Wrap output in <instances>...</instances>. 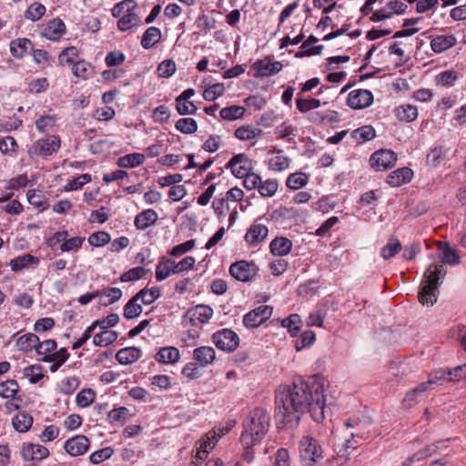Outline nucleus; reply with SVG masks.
Wrapping results in <instances>:
<instances>
[{
  "instance_id": "f257e3e1",
  "label": "nucleus",
  "mask_w": 466,
  "mask_h": 466,
  "mask_svg": "<svg viewBox=\"0 0 466 466\" xmlns=\"http://www.w3.org/2000/svg\"><path fill=\"white\" fill-rule=\"evenodd\" d=\"M324 388V379L319 375L308 380L298 378L291 386L279 387L275 395L276 419L286 424L298 421L299 414L309 411L315 421L323 420L327 409Z\"/></svg>"
},
{
  "instance_id": "f03ea898",
  "label": "nucleus",
  "mask_w": 466,
  "mask_h": 466,
  "mask_svg": "<svg viewBox=\"0 0 466 466\" xmlns=\"http://www.w3.org/2000/svg\"><path fill=\"white\" fill-rule=\"evenodd\" d=\"M438 246L441 261L439 264H431L423 275L419 291V300L422 305L432 306L437 301L441 279L447 273L445 264L455 266L461 262L457 251L447 242H439Z\"/></svg>"
},
{
  "instance_id": "7ed1b4c3",
  "label": "nucleus",
  "mask_w": 466,
  "mask_h": 466,
  "mask_svg": "<svg viewBox=\"0 0 466 466\" xmlns=\"http://www.w3.org/2000/svg\"><path fill=\"white\" fill-rule=\"evenodd\" d=\"M269 421L270 417L264 409L257 408L253 410L241 434V444L248 446L259 443L268 432Z\"/></svg>"
},
{
  "instance_id": "20e7f679",
  "label": "nucleus",
  "mask_w": 466,
  "mask_h": 466,
  "mask_svg": "<svg viewBox=\"0 0 466 466\" xmlns=\"http://www.w3.org/2000/svg\"><path fill=\"white\" fill-rule=\"evenodd\" d=\"M301 466H313L322 457V448L311 436H304L299 443Z\"/></svg>"
},
{
  "instance_id": "39448f33",
  "label": "nucleus",
  "mask_w": 466,
  "mask_h": 466,
  "mask_svg": "<svg viewBox=\"0 0 466 466\" xmlns=\"http://www.w3.org/2000/svg\"><path fill=\"white\" fill-rule=\"evenodd\" d=\"M214 344L224 351H234L239 344L238 335L229 329H223L215 332L212 336Z\"/></svg>"
},
{
  "instance_id": "423d86ee",
  "label": "nucleus",
  "mask_w": 466,
  "mask_h": 466,
  "mask_svg": "<svg viewBox=\"0 0 466 466\" xmlns=\"http://www.w3.org/2000/svg\"><path fill=\"white\" fill-rule=\"evenodd\" d=\"M397 160V155L390 149H381L374 152L370 158V165L378 171L392 167Z\"/></svg>"
},
{
  "instance_id": "0eeeda50",
  "label": "nucleus",
  "mask_w": 466,
  "mask_h": 466,
  "mask_svg": "<svg viewBox=\"0 0 466 466\" xmlns=\"http://www.w3.org/2000/svg\"><path fill=\"white\" fill-rule=\"evenodd\" d=\"M212 316L213 309L210 306L199 304L187 309L184 319H187L192 326H198L208 323Z\"/></svg>"
},
{
  "instance_id": "6e6552de",
  "label": "nucleus",
  "mask_w": 466,
  "mask_h": 466,
  "mask_svg": "<svg viewBox=\"0 0 466 466\" xmlns=\"http://www.w3.org/2000/svg\"><path fill=\"white\" fill-rule=\"evenodd\" d=\"M272 311L271 307L261 305L244 316L243 324L248 329L257 328L271 317Z\"/></svg>"
},
{
  "instance_id": "1a4fd4ad",
  "label": "nucleus",
  "mask_w": 466,
  "mask_h": 466,
  "mask_svg": "<svg viewBox=\"0 0 466 466\" xmlns=\"http://www.w3.org/2000/svg\"><path fill=\"white\" fill-rule=\"evenodd\" d=\"M258 268L254 263L246 260L234 262L229 267L230 275L237 280L248 282L257 273Z\"/></svg>"
},
{
  "instance_id": "9d476101",
  "label": "nucleus",
  "mask_w": 466,
  "mask_h": 466,
  "mask_svg": "<svg viewBox=\"0 0 466 466\" xmlns=\"http://www.w3.org/2000/svg\"><path fill=\"white\" fill-rule=\"evenodd\" d=\"M232 174L238 178H243L252 168L251 160L244 154L235 155L226 165Z\"/></svg>"
},
{
  "instance_id": "9b49d317",
  "label": "nucleus",
  "mask_w": 466,
  "mask_h": 466,
  "mask_svg": "<svg viewBox=\"0 0 466 466\" xmlns=\"http://www.w3.org/2000/svg\"><path fill=\"white\" fill-rule=\"evenodd\" d=\"M260 221L261 218L255 220L245 235V240L249 246L256 247L268 237V227Z\"/></svg>"
},
{
  "instance_id": "f8f14e48",
  "label": "nucleus",
  "mask_w": 466,
  "mask_h": 466,
  "mask_svg": "<svg viewBox=\"0 0 466 466\" xmlns=\"http://www.w3.org/2000/svg\"><path fill=\"white\" fill-rule=\"evenodd\" d=\"M90 446V441L85 435H76L68 439L64 445L66 451L74 457L85 454Z\"/></svg>"
},
{
  "instance_id": "ddd939ff",
  "label": "nucleus",
  "mask_w": 466,
  "mask_h": 466,
  "mask_svg": "<svg viewBox=\"0 0 466 466\" xmlns=\"http://www.w3.org/2000/svg\"><path fill=\"white\" fill-rule=\"evenodd\" d=\"M348 105L354 109H362L371 105L373 95L367 89L351 91L347 99Z\"/></svg>"
},
{
  "instance_id": "4468645a",
  "label": "nucleus",
  "mask_w": 466,
  "mask_h": 466,
  "mask_svg": "<svg viewBox=\"0 0 466 466\" xmlns=\"http://www.w3.org/2000/svg\"><path fill=\"white\" fill-rule=\"evenodd\" d=\"M21 455L25 461H41L49 455V451L43 445L26 442L23 444Z\"/></svg>"
},
{
  "instance_id": "2eb2a0df",
  "label": "nucleus",
  "mask_w": 466,
  "mask_h": 466,
  "mask_svg": "<svg viewBox=\"0 0 466 466\" xmlns=\"http://www.w3.org/2000/svg\"><path fill=\"white\" fill-rule=\"evenodd\" d=\"M253 67L256 69L255 77H265L279 73L282 69V64L278 61L271 63L265 58L256 61Z\"/></svg>"
},
{
  "instance_id": "dca6fc26",
  "label": "nucleus",
  "mask_w": 466,
  "mask_h": 466,
  "mask_svg": "<svg viewBox=\"0 0 466 466\" xmlns=\"http://www.w3.org/2000/svg\"><path fill=\"white\" fill-rule=\"evenodd\" d=\"M66 25L59 18L50 20L43 26L41 35L49 40L56 41L65 34Z\"/></svg>"
},
{
  "instance_id": "f3484780",
  "label": "nucleus",
  "mask_w": 466,
  "mask_h": 466,
  "mask_svg": "<svg viewBox=\"0 0 466 466\" xmlns=\"http://www.w3.org/2000/svg\"><path fill=\"white\" fill-rule=\"evenodd\" d=\"M60 147V138L57 136H50L45 139H39L35 142L34 147L37 155L50 156Z\"/></svg>"
},
{
  "instance_id": "a211bd4d",
  "label": "nucleus",
  "mask_w": 466,
  "mask_h": 466,
  "mask_svg": "<svg viewBox=\"0 0 466 466\" xmlns=\"http://www.w3.org/2000/svg\"><path fill=\"white\" fill-rule=\"evenodd\" d=\"M430 38H431V50L436 54H440L450 49L451 47L454 46L457 42L456 37L453 35H437L434 37L430 36Z\"/></svg>"
},
{
  "instance_id": "6ab92c4d",
  "label": "nucleus",
  "mask_w": 466,
  "mask_h": 466,
  "mask_svg": "<svg viewBox=\"0 0 466 466\" xmlns=\"http://www.w3.org/2000/svg\"><path fill=\"white\" fill-rule=\"evenodd\" d=\"M193 356L198 364L206 367L215 360L216 352L212 347L203 346L195 349Z\"/></svg>"
},
{
  "instance_id": "aec40b11",
  "label": "nucleus",
  "mask_w": 466,
  "mask_h": 466,
  "mask_svg": "<svg viewBox=\"0 0 466 466\" xmlns=\"http://www.w3.org/2000/svg\"><path fill=\"white\" fill-rule=\"evenodd\" d=\"M412 175L413 172L409 167L398 168L388 176L387 182L392 187H400L409 182Z\"/></svg>"
},
{
  "instance_id": "412c9836",
  "label": "nucleus",
  "mask_w": 466,
  "mask_h": 466,
  "mask_svg": "<svg viewBox=\"0 0 466 466\" xmlns=\"http://www.w3.org/2000/svg\"><path fill=\"white\" fill-rule=\"evenodd\" d=\"M142 355L141 350L136 347H127L121 349L116 355V360L122 365L132 364Z\"/></svg>"
},
{
  "instance_id": "4be33fe9",
  "label": "nucleus",
  "mask_w": 466,
  "mask_h": 466,
  "mask_svg": "<svg viewBox=\"0 0 466 466\" xmlns=\"http://www.w3.org/2000/svg\"><path fill=\"white\" fill-rule=\"evenodd\" d=\"M30 50H33V45L27 38L15 39L10 43V52L15 58H23Z\"/></svg>"
},
{
  "instance_id": "5701e85b",
  "label": "nucleus",
  "mask_w": 466,
  "mask_h": 466,
  "mask_svg": "<svg viewBox=\"0 0 466 466\" xmlns=\"http://www.w3.org/2000/svg\"><path fill=\"white\" fill-rule=\"evenodd\" d=\"M270 251L274 256L283 257L288 255L292 248V242L290 239L279 237L275 238L269 245Z\"/></svg>"
},
{
  "instance_id": "b1692460",
  "label": "nucleus",
  "mask_w": 466,
  "mask_h": 466,
  "mask_svg": "<svg viewBox=\"0 0 466 466\" xmlns=\"http://www.w3.org/2000/svg\"><path fill=\"white\" fill-rule=\"evenodd\" d=\"M157 220V214L153 209H147L135 218V226L139 230H145L150 226L154 225Z\"/></svg>"
},
{
  "instance_id": "393cba45",
  "label": "nucleus",
  "mask_w": 466,
  "mask_h": 466,
  "mask_svg": "<svg viewBox=\"0 0 466 466\" xmlns=\"http://www.w3.org/2000/svg\"><path fill=\"white\" fill-rule=\"evenodd\" d=\"M463 378H466V364L460 365L454 369H449L447 370H439L435 376V379L437 380L444 379L449 381H456Z\"/></svg>"
},
{
  "instance_id": "a878e982",
  "label": "nucleus",
  "mask_w": 466,
  "mask_h": 466,
  "mask_svg": "<svg viewBox=\"0 0 466 466\" xmlns=\"http://www.w3.org/2000/svg\"><path fill=\"white\" fill-rule=\"evenodd\" d=\"M33 424V417L25 412L20 411L15 414L12 419V425L18 432H26L30 430Z\"/></svg>"
},
{
  "instance_id": "bb28decb",
  "label": "nucleus",
  "mask_w": 466,
  "mask_h": 466,
  "mask_svg": "<svg viewBox=\"0 0 466 466\" xmlns=\"http://www.w3.org/2000/svg\"><path fill=\"white\" fill-rule=\"evenodd\" d=\"M179 357V351L175 347H164L158 350L155 359L160 363L172 364L177 362Z\"/></svg>"
},
{
  "instance_id": "cd10ccee",
  "label": "nucleus",
  "mask_w": 466,
  "mask_h": 466,
  "mask_svg": "<svg viewBox=\"0 0 466 466\" xmlns=\"http://www.w3.org/2000/svg\"><path fill=\"white\" fill-rule=\"evenodd\" d=\"M447 441H449V439L445 441H439L434 444L427 446L423 450L419 451L418 452L414 453L411 457L408 458L406 461V464H410L413 461H420L421 460L428 458L429 456L434 454L437 451V450Z\"/></svg>"
},
{
  "instance_id": "c85d7f7f",
  "label": "nucleus",
  "mask_w": 466,
  "mask_h": 466,
  "mask_svg": "<svg viewBox=\"0 0 466 466\" xmlns=\"http://www.w3.org/2000/svg\"><path fill=\"white\" fill-rule=\"evenodd\" d=\"M118 338V333L114 330L103 329L93 338V343L98 347H106L114 343Z\"/></svg>"
},
{
  "instance_id": "c756f323",
  "label": "nucleus",
  "mask_w": 466,
  "mask_h": 466,
  "mask_svg": "<svg viewBox=\"0 0 466 466\" xmlns=\"http://www.w3.org/2000/svg\"><path fill=\"white\" fill-rule=\"evenodd\" d=\"M38 340L39 338L35 334L27 333L17 339L16 346L23 352L31 351L33 349L36 350Z\"/></svg>"
},
{
  "instance_id": "7c9ffc66",
  "label": "nucleus",
  "mask_w": 466,
  "mask_h": 466,
  "mask_svg": "<svg viewBox=\"0 0 466 466\" xmlns=\"http://www.w3.org/2000/svg\"><path fill=\"white\" fill-rule=\"evenodd\" d=\"M99 304L108 306L119 300L122 297V291L118 288H109L100 290Z\"/></svg>"
},
{
  "instance_id": "2f4dec72",
  "label": "nucleus",
  "mask_w": 466,
  "mask_h": 466,
  "mask_svg": "<svg viewBox=\"0 0 466 466\" xmlns=\"http://www.w3.org/2000/svg\"><path fill=\"white\" fill-rule=\"evenodd\" d=\"M161 38V31L157 27L151 26L146 30L141 39V46L149 49L153 47Z\"/></svg>"
},
{
  "instance_id": "473e14b6",
  "label": "nucleus",
  "mask_w": 466,
  "mask_h": 466,
  "mask_svg": "<svg viewBox=\"0 0 466 466\" xmlns=\"http://www.w3.org/2000/svg\"><path fill=\"white\" fill-rule=\"evenodd\" d=\"M145 161V156L140 153H132L125 155L117 159V166L120 167H135L142 165Z\"/></svg>"
},
{
  "instance_id": "72a5a7b5",
  "label": "nucleus",
  "mask_w": 466,
  "mask_h": 466,
  "mask_svg": "<svg viewBox=\"0 0 466 466\" xmlns=\"http://www.w3.org/2000/svg\"><path fill=\"white\" fill-rule=\"evenodd\" d=\"M131 417V412L127 407L114 409L108 413V420L111 424L124 425Z\"/></svg>"
},
{
  "instance_id": "f704fd0d",
  "label": "nucleus",
  "mask_w": 466,
  "mask_h": 466,
  "mask_svg": "<svg viewBox=\"0 0 466 466\" xmlns=\"http://www.w3.org/2000/svg\"><path fill=\"white\" fill-rule=\"evenodd\" d=\"M435 382V380L430 379L427 382H422L411 391L408 392L406 397L403 400V403L407 407L413 406L417 401V397L425 392L428 390L429 385Z\"/></svg>"
},
{
  "instance_id": "c9c22d12",
  "label": "nucleus",
  "mask_w": 466,
  "mask_h": 466,
  "mask_svg": "<svg viewBox=\"0 0 466 466\" xmlns=\"http://www.w3.org/2000/svg\"><path fill=\"white\" fill-rule=\"evenodd\" d=\"M396 116L401 121L410 122L417 118V107L411 105H402L395 109Z\"/></svg>"
},
{
  "instance_id": "e433bc0d",
  "label": "nucleus",
  "mask_w": 466,
  "mask_h": 466,
  "mask_svg": "<svg viewBox=\"0 0 466 466\" xmlns=\"http://www.w3.org/2000/svg\"><path fill=\"white\" fill-rule=\"evenodd\" d=\"M137 298L145 305H150L160 296V289L157 287L143 289L136 294Z\"/></svg>"
},
{
  "instance_id": "4c0bfd02",
  "label": "nucleus",
  "mask_w": 466,
  "mask_h": 466,
  "mask_svg": "<svg viewBox=\"0 0 466 466\" xmlns=\"http://www.w3.org/2000/svg\"><path fill=\"white\" fill-rule=\"evenodd\" d=\"M375 136V129L371 126H362L352 132V137L358 143L371 140Z\"/></svg>"
},
{
  "instance_id": "58836bf2",
  "label": "nucleus",
  "mask_w": 466,
  "mask_h": 466,
  "mask_svg": "<svg viewBox=\"0 0 466 466\" xmlns=\"http://www.w3.org/2000/svg\"><path fill=\"white\" fill-rule=\"evenodd\" d=\"M246 109L241 106H230L224 107L220 110V116L225 120H236L239 119L244 116Z\"/></svg>"
},
{
  "instance_id": "ea45409f",
  "label": "nucleus",
  "mask_w": 466,
  "mask_h": 466,
  "mask_svg": "<svg viewBox=\"0 0 466 466\" xmlns=\"http://www.w3.org/2000/svg\"><path fill=\"white\" fill-rule=\"evenodd\" d=\"M262 134L260 128L253 127L251 126H242L236 129L235 136L240 140H250Z\"/></svg>"
},
{
  "instance_id": "a19ab883",
  "label": "nucleus",
  "mask_w": 466,
  "mask_h": 466,
  "mask_svg": "<svg viewBox=\"0 0 466 466\" xmlns=\"http://www.w3.org/2000/svg\"><path fill=\"white\" fill-rule=\"evenodd\" d=\"M138 299L135 295L124 307V317L131 319L138 317L142 313V307L138 304Z\"/></svg>"
},
{
  "instance_id": "79ce46f5",
  "label": "nucleus",
  "mask_w": 466,
  "mask_h": 466,
  "mask_svg": "<svg viewBox=\"0 0 466 466\" xmlns=\"http://www.w3.org/2000/svg\"><path fill=\"white\" fill-rule=\"evenodd\" d=\"M46 6L40 3L31 4L25 13V17L30 21L36 22L46 14Z\"/></svg>"
},
{
  "instance_id": "37998d69",
  "label": "nucleus",
  "mask_w": 466,
  "mask_h": 466,
  "mask_svg": "<svg viewBox=\"0 0 466 466\" xmlns=\"http://www.w3.org/2000/svg\"><path fill=\"white\" fill-rule=\"evenodd\" d=\"M37 262H38L37 258H35L30 254H26V255L19 256L14 259H12L10 261V267L13 271H19V270L25 268L26 266L33 264V263H37Z\"/></svg>"
},
{
  "instance_id": "c03bdc74",
  "label": "nucleus",
  "mask_w": 466,
  "mask_h": 466,
  "mask_svg": "<svg viewBox=\"0 0 466 466\" xmlns=\"http://www.w3.org/2000/svg\"><path fill=\"white\" fill-rule=\"evenodd\" d=\"M137 6V4L134 0H124L113 7L112 15L115 17H120L126 14L133 13Z\"/></svg>"
},
{
  "instance_id": "a18cd8bd",
  "label": "nucleus",
  "mask_w": 466,
  "mask_h": 466,
  "mask_svg": "<svg viewBox=\"0 0 466 466\" xmlns=\"http://www.w3.org/2000/svg\"><path fill=\"white\" fill-rule=\"evenodd\" d=\"M140 23L139 16L133 13L126 14L123 16H120L117 22V27L121 31H127L133 26L138 25Z\"/></svg>"
},
{
  "instance_id": "49530a36",
  "label": "nucleus",
  "mask_w": 466,
  "mask_h": 466,
  "mask_svg": "<svg viewBox=\"0 0 466 466\" xmlns=\"http://www.w3.org/2000/svg\"><path fill=\"white\" fill-rule=\"evenodd\" d=\"M19 390L18 383L15 380H9L0 383V396L5 399H12Z\"/></svg>"
},
{
  "instance_id": "de8ad7c7",
  "label": "nucleus",
  "mask_w": 466,
  "mask_h": 466,
  "mask_svg": "<svg viewBox=\"0 0 466 466\" xmlns=\"http://www.w3.org/2000/svg\"><path fill=\"white\" fill-rule=\"evenodd\" d=\"M177 130L183 134H193L198 130V124L191 117L180 118L175 125Z\"/></svg>"
},
{
  "instance_id": "09e8293b",
  "label": "nucleus",
  "mask_w": 466,
  "mask_h": 466,
  "mask_svg": "<svg viewBox=\"0 0 466 466\" xmlns=\"http://www.w3.org/2000/svg\"><path fill=\"white\" fill-rule=\"evenodd\" d=\"M289 166V158L282 155L281 152H278V154L269 160V168L274 171L285 170Z\"/></svg>"
},
{
  "instance_id": "8fccbe9b",
  "label": "nucleus",
  "mask_w": 466,
  "mask_h": 466,
  "mask_svg": "<svg viewBox=\"0 0 466 466\" xmlns=\"http://www.w3.org/2000/svg\"><path fill=\"white\" fill-rule=\"evenodd\" d=\"M229 431V428L228 427L227 429H222L220 430V433L219 434H217L216 431H209L208 434H207V440H204L203 442L201 443L200 445V448L202 449V452L204 453H207L208 451L207 449L209 448V449H213L216 442L218 441V437H221L223 435H225L226 433H228Z\"/></svg>"
},
{
  "instance_id": "3c124183",
  "label": "nucleus",
  "mask_w": 466,
  "mask_h": 466,
  "mask_svg": "<svg viewBox=\"0 0 466 466\" xmlns=\"http://www.w3.org/2000/svg\"><path fill=\"white\" fill-rule=\"evenodd\" d=\"M308 179L304 173H294L289 176L286 184L291 189H299L308 183Z\"/></svg>"
},
{
  "instance_id": "603ef678",
  "label": "nucleus",
  "mask_w": 466,
  "mask_h": 466,
  "mask_svg": "<svg viewBox=\"0 0 466 466\" xmlns=\"http://www.w3.org/2000/svg\"><path fill=\"white\" fill-rule=\"evenodd\" d=\"M296 103L297 108L302 113H309L320 106V101L316 98H298Z\"/></svg>"
},
{
  "instance_id": "864d4df0",
  "label": "nucleus",
  "mask_w": 466,
  "mask_h": 466,
  "mask_svg": "<svg viewBox=\"0 0 466 466\" xmlns=\"http://www.w3.org/2000/svg\"><path fill=\"white\" fill-rule=\"evenodd\" d=\"M225 91L224 84L217 83L205 89L203 97L208 101H214L218 96H221Z\"/></svg>"
},
{
  "instance_id": "5fc2aeb1",
  "label": "nucleus",
  "mask_w": 466,
  "mask_h": 466,
  "mask_svg": "<svg viewBox=\"0 0 466 466\" xmlns=\"http://www.w3.org/2000/svg\"><path fill=\"white\" fill-rule=\"evenodd\" d=\"M147 271L143 267H136L123 273L120 279L122 282L138 280L146 275Z\"/></svg>"
},
{
  "instance_id": "6e6d98bb",
  "label": "nucleus",
  "mask_w": 466,
  "mask_h": 466,
  "mask_svg": "<svg viewBox=\"0 0 466 466\" xmlns=\"http://www.w3.org/2000/svg\"><path fill=\"white\" fill-rule=\"evenodd\" d=\"M279 184L275 179H267L266 181L261 180L258 192L262 197L269 198L276 193Z\"/></svg>"
},
{
  "instance_id": "4d7b16f0",
  "label": "nucleus",
  "mask_w": 466,
  "mask_h": 466,
  "mask_svg": "<svg viewBox=\"0 0 466 466\" xmlns=\"http://www.w3.org/2000/svg\"><path fill=\"white\" fill-rule=\"evenodd\" d=\"M316 339V335L312 330L301 332L299 338L295 341V348L300 350L305 347L310 346Z\"/></svg>"
},
{
  "instance_id": "13d9d810",
  "label": "nucleus",
  "mask_w": 466,
  "mask_h": 466,
  "mask_svg": "<svg viewBox=\"0 0 466 466\" xmlns=\"http://www.w3.org/2000/svg\"><path fill=\"white\" fill-rule=\"evenodd\" d=\"M171 264H174V260L167 259L157 266L156 279L157 281H162L171 275Z\"/></svg>"
},
{
  "instance_id": "bf43d9fd",
  "label": "nucleus",
  "mask_w": 466,
  "mask_h": 466,
  "mask_svg": "<svg viewBox=\"0 0 466 466\" xmlns=\"http://www.w3.org/2000/svg\"><path fill=\"white\" fill-rule=\"evenodd\" d=\"M110 235L105 231H97L91 234L88 238V243L94 247H102L110 242Z\"/></svg>"
},
{
  "instance_id": "052dcab7",
  "label": "nucleus",
  "mask_w": 466,
  "mask_h": 466,
  "mask_svg": "<svg viewBox=\"0 0 466 466\" xmlns=\"http://www.w3.org/2000/svg\"><path fill=\"white\" fill-rule=\"evenodd\" d=\"M95 391L91 389H85L76 395V403L80 407H87L95 400Z\"/></svg>"
},
{
  "instance_id": "680f3d73",
  "label": "nucleus",
  "mask_w": 466,
  "mask_h": 466,
  "mask_svg": "<svg viewBox=\"0 0 466 466\" xmlns=\"http://www.w3.org/2000/svg\"><path fill=\"white\" fill-rule=\"evenodd\" d=\"M91 181V176L89 174H82L79 177L72 179L65 187L66 191H72L81 188L84 185Z\"/></svg>"
},
{
  "instance_id": "e2e57ef3",
  "label": "nucleus",
  "mask_w": 466,
  "mask_h": 466,
  "mask_svg": "<svg viewBox=\"0 0 466 466\" xmlns=\"http://www.w3.org/2000/svg\"><path fill=\"white\" fill-rule=\"evenodd\" d=\"M387 13L392 17L393 15H402L406 12L408 6L406 4L400 0L390 1L383 7Z\"/></svg>"
},
{
  "instance_id": "0e129e2a",
  "label": "nucleus",
  "mask_w": 466,
  "mask_h": 466,
  "mask_svg": "<svg viewBox=\"0 0 466 466\" xmlns=\"http://www.w3.org/2000/svg\"><path fill=\"white\" fill-rule=\"evenodd\" d=\"M113 452L114 451L112 448L106 447L93 452L90 455L89 460L93 464H98L109 459L112 456Z\"/></svg>"
},
{
  "instance_id": "69168bd1",
  "label": "nucleus",
  "mask_w": 466,
  "mask_h": 466,
  "mask_svg": "<svg viewBox=\"0 0 466 466\" xmlns=\"http://www.w3.org/2000/svg\"><path fill=\"white\" fill-rule=\"evenodd\" d=\"M77 49L75 46L65 48L59 55V64L62 66L70 65L74 62V57L77 56Z\"/></svg>"
},
{
  "instance_id": "338daca9",
  "label": "nucleus",
  "mask_w": 466,
  "mask_h": 466,
  "mask_svg": "<svg viewBox=\"0 0 466 466\" xmlns=\"http://www.w3.org/2000/svg\"><path fill=\"white\" fill-rule=\"evenodd\" d=\"M17 147V143L13 137L8 136L0 140V151L5 155L15 152Z\"/></svg>"
},
{
  "instance_id": "774afa93",
  "label": "nucleus",
  "mask_w": 466,
  "mask_h": 466,
  "mask_svg": "<svg viewBox=\"0 0 466 466\" xmlns=\"http://www.w3.org/2000/svg\"><path fill=\"white\" fill-rule=\"evenodd\" d=\"M176 108L180 115H193L197 112L198 107L191 101H179L176 99Z\"/></svg>"
}]
</instances>
